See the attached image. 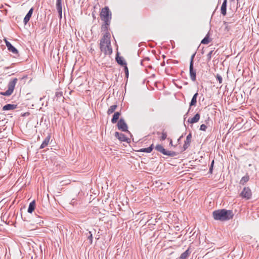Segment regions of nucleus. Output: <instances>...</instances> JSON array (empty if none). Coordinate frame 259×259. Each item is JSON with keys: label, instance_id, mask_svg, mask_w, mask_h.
Returning <instances> with one entry per match:
<instances>
[{"label": "nucleus", "instance_id": "obj_1", "mask_svg": "<svg viewBox=\"0 0 259 259\" xmlns=\"http://www.w3.org/2000/svg\"><path fill=\"white\" fill-rule=\"evenodd\" d=\"M110 37L109 32L105 33L100 40V49L105 55H110L112 53Z\"/></svg>", "mask_w": 259, "mask_h": 259}, {"label": "nucleus", "instance_id": "obj_2", "mask_svg": "<svg viewBox=\"0 0 259 259\" xmlns=\"http://www.w3.org/2000/svg\"><path fill=\"white\" fill-rule=\"evenodd\" d=\"M212 216L215 220L226 221L232 219L234 214L232 210L221 209L213 211Z\"/></svg>", "mask_w": 259, "mask_h": 259}, {"label": "nucleus", "instance_id": "obj_3", "mask_svg": "<svg viewBox=\"0 0 259 259\" xmlns=\"http://www.w3.org/2000/svg\"><path fill=\"white\" fill-rule=\"evenodd\" d=\"M100 16L104 22H111L112 13L108 7H105L101 10Z\"/></svg>", "mask_w": 259, "mask_h": 259}, {"label": "nucleus", "instance_id": "obj_4", "mask_svg": "<svg viewBox=\"0 0 259 259\" xmlns=\"http://www.w3.org/2000/svg\"><path fill=\"white\" fill-rule=\"evenodd\" d=\"M17 81L18 79L17 78H14L13 80H11L8 83V90L6 92H0V95L5 96H9L11 95L14 92Z\"/></svg>", "mask_w": 259, "mask_h": 259}, {"label": "nucleus", "instance_id": "obj_5", "mask_svg": "<svg viewBox=\"0 0 259 259\" xmlns=\"http://www.w3.org/2000/svg\"><path fill=\"white\" fill-rule=\"evenodd\" d=\"M155 149L158 152H160L164 155H167L170 157H174L178 155V153L173 151L165 150L163 146L161 145L158 144L155 147Z\"/></svg>", "mask_w": 259, "mask_h": 259}, {"label": "nucleus", "instance_id": "obj_6", "mask_svg": "<svg viewBox=\"0 0 259 259\" xmlns=\"http://www.w3.org/2000/svg\"><path fill=\"white\" fill-rule=\"evenodd\" d=\"M117 127L119 130L122 132H130L128 131V126L124 119L121 118L117 123Z\"/></svg>", "mask_w": 259, "mask_h": 259}, {"label": "nucleus", "instance_id": "obj_7", "mask_svg": "<svg viewBox=\"0 0 259 259\" xmlns=\"http://www.w3.org/2000/svg\"><path fill=\"white\" fill-rule=\"evenodd\" d=\"M241 196L246 199H249L251 196V192L248 187H245L241 193Z\"/></svg>", "mask_w": 259, "mask_h": 259}, {"label": "nucleus", "instance_id": "obj_8", "mask_svg": "<svg viewBox=\"0 0 259 259\" xmlns=\"http://www.w3.org/2000/svg\"><path fill=\"white\" fill-rule=\"evenodd\" d=\"M6 46L8 50L12 52L13 54L15 55L16 56H18V51L16 48H15L9 41L6 40Z\"/></svg>", "mask_w": 259, "mask_h": 259}, {"label": "nucleus", "instance_id": "obj_9", "mask_svg": "<svg viewBox=\"0 0 259 259\" xmlns=\"http://www.w3.org/2000/svg\"><path fill=\"white\" fill-rule=\"evenodd\" d=\"M189 73L191 79L193 81H195L196 80V70L194 68V65H190Z\"/></svg>", "mask_w": 259, "mask_h": 259}, {"label": "nucleus", "instance_id": "obj_10", "mask_svg": "<svg viewBox=\"0 0 259 259\" xmlns=\"http://www.w3.org/2000/svg\"><path fill=\"white\" fill-rule=\"evenodd\" d=\"M191 138H192V134L191 133L189 134L187 137L185 141L184 144L183 145V150H186L190 145L191 142Z\"/></svg>", "mask_w": 259, "mask_h": 259}, {"label": "nucleus", "instance_id": "obj_11", "mask_svg": "<svg viewBox=\"0 0 259 259\" xmlns=\"http://www.w3.org/2000/svg\"><path fill=\"white\" fill-rule=\"evenodd\" d=\"M33 12V8H31L29 10V11H28V12L27 13L26 15L25 16V17L23 20V22L25 25L27 24V23L29 22V21L32 15Z\"/></svg>", "mask_w": 259, "mask_h": 259}, {"label": "nucleus", "instance_id": "obj_12", "mask_svg": "<svg viewBox=\"0 0 259 259\" xmlns=\"http://www.w3.org/2000/svg\"><path fill=\"white\" fill-rule=\"evenodd\" d=\"M17 107V105L16 104H8L3 107V110L7 111V110H13L16 109Z\"/></svg>", "mask_w": 259, "mask_h": 259}, {"label": "nucleus", "instance_id": "obj_13", "mask_svg": "<svg viewBox=\"0 0 259 259\" xmlns=\"http://www.w3.org/2000/svg\"><path fill=\"white\" fill-rule=\"evenodd\" d=\"M200 118V115L199 113H197L193 118H189L188 120V122L190 123H194L197 122Z\"/></svg>", "mask_w": 259, "mask_h": 259}, {"label": "nucleus", "instance_id": "obj_14", "mask_svg": "<svg viewBox=\"0 0 259 259\" xmlns=\"http://www.w3.org/2000/svg\"><path fill=\"white\" fill-rule=\"evenodd\" d=\"M227 0H224L221 8V14L223 16H226L227 14Z\"/></svg>", "mask_w": 259, "mask_h": 259}, {"label": "nucleus", "instance_id": "obj_15", "mask_svg": "<svg viewBox=\"0 0 259 259\" xmlns=\"http://www.w3.org/2000/svg\"><path fill=\"white\" fill-rule=\"evenodd\" d=\"M111 22H104V24L101 26V31L105 33L109 32L108 31V26L110 25Z\"/></svg>", "mask_w": 259, "mask_h": 259}, {"label": "nucleus", "instance_id": "obj_16", "mask_svg": "<svg viewBox=\"0 0 259 259\" xmlns=\"http://www.w3.org/2000/svg\"><path fill=\"white\" fill-rule=\"evenodd\" d=\"M115 136L121 141H127V138L123 134L119 133L118 132H116L115 133Z\"/></svg>", "mask_w": 259, "mask_h": 259}, {"label": "nucleus", "instance_id": "obj_17", "mask_svg": "<svg viewBox=\"0 0 259 259\" xmlns=\"http://www.w3.org/2000/svg\"><path fill=\"white\" fill-rule=\"evenodd\" d=\"M50 138L51 137L50 135H48L47 137H46V138L45 139V140H44L39 147L40 149H43L48 145L50 142Z\"/></svg>", "mask_w": 259, "mask_h": 259}, {"label": "nucleus", "instance_id": "obj_18", "mask_svg": "<svg viewBox=\"0 0 259 259\" xmlns=\"http://www.w3.org/2000/svg\"><path fill=\"white\" fill-rule=\"evenodd\" d=\"M191 254V251L188 248L185 252L182 253L178 259H187Z\"/></svg>", "mask_w": 259, "mask_h": 259}, {"label": "nucleus", "instance_id": "obj_19", "mask_svg": "<svg viewBox=\"0 0 259 259\" xmlns=\"http://www.w3.org/2000/svg\"><path fill=\"white\" fill-rule=\"evenodd\" d=\"M198 95V93H195L193 95V97H192V98L191 99V102L190 103V108H189V109H190L191 106H196V103H197V98ZM189 110L190 109H189Z\"/></svg>", "mask_w": 259, "mask_h": 259}, {"label": "nucleus", "instance_id": "obj_20", "mask_svg": "<svg viewBox=\"0 0 259 259\" xmlns=\"http://www.w3.org/2000/svg\"><path fill=\"white\" fill-rule=\"evenodd\" d=\"M35 208V200L32 201L29 203L28 208L27 209L28 212L31 213Z\"/></svg>", "mask_w": 259, "mask_h": 259}, {"label": "nucleus", "instance_id": "obj_21", "mask_svg": "<svg viewBox=\"0 0 259 259\" xmlns=\"http://www.w3.org/2000/svg\"><path fill=\"white\" fill-rule=\"evenodd\" d=\"M120 114H121L120 112H116L114 113V115H113V117L111 119V122L112 123H116L118 119L119 118Z\"/></svg>", "mask_w": 259, "mask_h": 259}, {"label": "nucleus", "instance_id": "obj_22", "mask_svg": "<svg viewBox=\"0 0 259 259\" xmlns=\"http://www.w3.org/2000/svg\"><path fill=\"white\" fill-rule=\"evenodd\" d=\"M153 149V144H152L148 148H142L139 150V152L150 153Z\"/></svg>", "mask_w": 259, "mask_h": 259}, {"label": "nucleus", "instance_id": "obj_23", "mask_svg": "<svg viewBox=\"0 0 259 259\" xmlns=\"http://www.w3.org/2000/svg\"><path fill=\"white\" fill-rule=\"evenodd\" d=\"M116 60L117 62L121 65L123 66L126 65V62H125V61L124 60L123 58L122 57L117 56L116 57Z\"/></svg>", "mask_w": 259, "mask_h": 259}, {"label": "nucleus", "instance_id": "obj_24", "mask_svg": "<svg viewBox=\"0 0 259 259\" xmlns=\"http://www.w3.org/2000/svg\"><path fill=\"white\" fill-rule=\"evenodd\" d=\"M117 106L116 105H112L111 106L108 111H107V114L108 115H110L112 113H113L115 110H116V108H117Z\"/></svg>", "mask_w": 259, "mask_h": 259}, {"label": "nucleus", "instance_id": "obj_25", "mask_svg": "<svg viewBox=\"0 0 259 259\" xmlns=\"http://www.w3.org/2000/svg\"><path fill=\"white\" fill-rule=\"evenodd\" d=\"M249 179L248 176H245L242 178L240 181V184L241 185H244L245 183L248 181Z\"/></svg>", "mask_w": 259, "mask_h": 259}, {"label": "nucleus", "instance_id": "obj_26", "mask_svg": "<svg viewBox=\"0 0 259 259\" xmlns=\"http://www.w3.org/2000/svg\"><path fill=\"white\" fill-rule=\"evenodd\" d=\"M210 42L208 34L201 40V43L202 44H208Z\"/></svg>", "mask_w": 259, "mask_h": 259}, {"label": "nucleus", "instance_id": "obj_27", "mask_svg": "<svg viewBox=\"0 0 259 259\" xmlns=\"http://www.w3.org/2000/svg\"><path fill=\"white\" fill-rule=\"evenodd\" d=\"M88 239L90 240V244L93 243V234L91 231H89L87 234Z\"/></svg>", "mask_w": 259, "mask_h": 259}, {"label": "nucleus", "instance_id": "obj_28", "mask_svg": "<svg viewBox=\"0 0 259 259\" xmlns=\"http://www.w3.org/2000/svg\"><path fill=\"white\" fill-rule=\"evenodd\" d=\"M166 138H167L166 133L163 131L161 133V137L160 140L161 141H164V140H165L166 139Z\"/></svg>", "mask_w": 259, "mask_h": 259}, {"label": "nucleus", "instance_id": "obj_29", "mask_svg": "<svg viewBox=\"0 0 259 259\" xmlns=\"http://www.w3.org/2000/svg\"><path fill=\"white\" fill-rule=\"evenodd\" d=\"M56 8H62V0H56Z\"/></svg>", "mask_w": 259, "mask_h": 259}, {"label": "nucleus", "instance_id": "obj_30", "mask_svg": "<svg viewBox=\"0 0 259 259\" xmlns=\"http://www.w3.org/2000/svg\"><path fill=\"white\" fill-rule=\"evenodd\" d=\"M216 78L218 79V80L219 81L220 83H222L223 78H222L221 75H220L219 74H217V75H216Z\"/></svg>", "mask_w": 259, "mask_h": 259}, {"label": "nucleus", "instance_id": "obj_31", "mask_svg": "<svg viewBox=\"0 0 259 259\" xmlns=\"http://www.w3.org/2000/svg\"><path fill=\"white\" fill-rule=\"evenodd\" d=\"M124 70L125 72V76L127 78L128 77V69L127 67L126 66V65H124Z\"/></svg>", "mask_w": 259, "mask_h": 259}, {"label": "nucleus", "instance_id": "obj_32", "mask_svg": "<svg viewBox=\"0 0 259 259\" xmlns=\"http://www.w3.org/2000/svg\"><path fill=\"white\" fill-rule=\"evenodd\" d=\"M214 160H213L211 162V165H210V166L209 167V173L210 174H212V171H213V164H214Z\"/></svg>", "mask_w": 259, "mask_h": 259}, {"label": "nucleus", "instance_id": "obj_33", "mask_svg": "<svg viewBox=\"0 0 259 259\" xmlns=\"http://www.w3.org/2000/svg\"><path fill=\"white\" fill-rule=\"evenodd\" d=\"M213 53V51H210L207 55V61H209L211 58V55Z\"/></svg>", "mask_w": 259, "mask_h": 259}, {"label": "nucleus", "instance_id": "obj_34", "mask_svg": "<svg viewBox=\"0 0 259 259\" xmlns=\"http://www.w3.org/2000/svg\"><path fill=\"white\" fill-rule=\"evenodd\" d=\"M206 128H207V126L205 124H202L200 125V130L202 131H205Z\"/></svg>", "mask_w": 259, "mask_h": 259}, {"label": "nucleus", "instance_id": "obj_35", "mask_svg": "<svg viewBox=\"0 0 259 259\" xmlns=\"http://www.w3.org/2000/svg\"><path fill=\"white\" fill-rule=\"evenodd\" d=\"M195 56V53L193 54L191 56V59H190V65H194V59Z\"/></svg>", "mask_w": 259, "mask_h": 259}, {"label": "nucleus", "instance_id": "obj_36", "mask_svg": "<svg viewBox=\"0 0 259 259\" xmlns=\"http://www.w3.org/2000/svg\"><path fill=\"white\" fill-rule=\"evenodd\" d=\"M149 58L148 57H146L145 58H144L141 62V64L142 65H144V62L145 61H149Z\"/></svg>", "mask_w": 259, "mask_h": 259}, {"label": "nucleus", "instance_id": "obj_37", "mask_svg": "<svg viewBox=\"0 0 259 259\" xmlns=\"http://www.w3.org/2000/svg\"><path fill=\"white\" fill-rule=\"evenodd\" d=\"M59 15L62 14V8H56Z\"/></svg>", "mask_w": 259, "mask_h": 259}, {"label": "nucleus", "instance_id": "obj_38", "mask_svg": "<svg viewBox=\"0 0 259 259\" xmlns=\"http://www.w3.org/2000/svg\"><path fill=\"white\" fill-rule=\"evenodd\" d=\"M168 140H169V145H170L171 146H173L172 140L171 139H169V138H168Z\"/></svg>", "mask_w": 259, "mask_h": 259}, {"label": "nucleus", "instance_id": "obj_39", "mask_svg": "<svg viewBox=\"0 0 259 259\" xmlns=\"http://www.w3.org/2000/svg\"><path fill=\"white\" fill-rule=\"evenodd\" d=\"M59 18L60 19H61L62 17V14H60L59 15Z\"/></svg>", "mask_w": 259, "mask_h": 259}, {"label": "nucleus", "instance_id": "obj_40", "mask_svg": "<svg viewBox=\"0 0 259 259\" xmlns=\"http://www.w3.org/2000/svg\"><path fill=\"white\" fill-rule=\"evenodd\" d=\"M182 137H183V135H182V136H181L179 138V139L178 140V142H179V141H180V139H181Z\"/></svg>", "mask_w": 259, "mask_h": 259}, {"label": "nucleus", "instance_id": "obj_41", "mask_svg": "<svg viewBox=\"0 0 259 259\" xmlns=\"http://www.w3.org/2000/svg\"><path fill=\"white\" fill-rule=\"evenodd\" d=\"M60 95H61V94H60L59 93H56V96H60Z\"/></svg>", "mask_w": 259, "mask_h": 259}, {"label": "nucleus", "instance_id": "obj_42", "mask_svg": "<svg viewBox=\"0 0 259 259\" xmlns=\"http://www.w3.org/2000/svg\"><path fill=\"white\" fill-rule=\"evenodd\" d=\"M237 1H238L239 0H237Z\"/></svg>", "mask_w": 259, "mask_h": 259}]
</instances>
